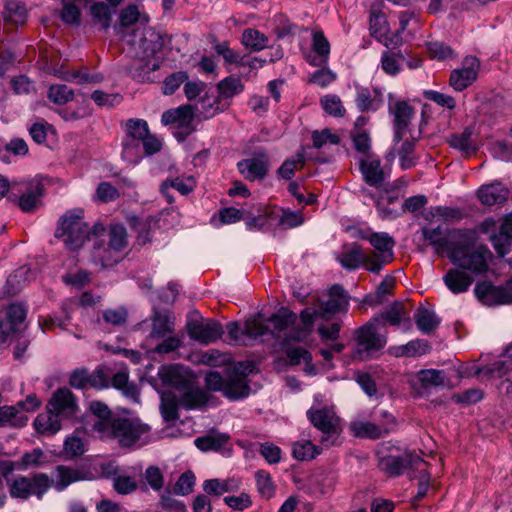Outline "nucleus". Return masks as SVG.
Wrapping results in <instances>:
<instances>
[{"label": "nucleus", "instance_id": "obj_58", "mask_svg": "<svg viewBox=\"0 0 512 512\" xmlns=\"http://www.w3.org/2000/svg\"><path fill=\"white\" fill-rule=\"evenodd\" d=\"M48 98L55 104L63 105L73 100L74 91L64 84L51 85L48 90Z\"/></svg>", "mask_w": 512, "mask_h": 512}, {"label": "nucleus", "instance_id": "obj_22", "mask_svg": "<svg viewBox=\"0 0 512 512\" xmlns=\"http://www.w3.org/2000/svg\"><path fill=\"white\" fill-rule=\"evenodd\" d=\"M327 296V300L318 305L322 318L328 319L336 313L347 311L349 296L341 286H332Z\"/></svg>", "mask_w": 512, "mask_h": 512}, {"label": "nucleus", "instance_id": "obj_6", "mask_svg": "<svg viewBox=\"0 0 512 512\" xmlns=\"http://www.w3.org/2000/svg\"><path fill=\"white\" fill-rule=\"evenodd\" d=\"M53 478L45 473H34L29 476H17L8 480V490L12 498L27 500L31 496L42 499L53 486Z\"/></svg>", "mask_w": 512, "mask_h": 512}, {"label": "nucleus", "instance_id": "obj_11", "mask_svg": "<svg viewBox=\"0 0 512 512\" xmlns=\"http://www.w3.org/2000/svg\"><path fill=\"white\" fill-rule=\"evenodd\" d=\"M298 317L296 313L288 310L287 308H281L275 314L269 318L271 328L269 331L272 337L281 345L289 346L293 343L299 342L294 337L295 323Z\"/></svg>", "mask_w": 512, "mask_h": 512}, {"label": "nucleus", "instance_id": "obj_47", "mask_svg": "<svg viewBox=\"0 0 512 512\" xmlns=\"http://www.w3.org/2000/svg\"><path fill=\"white\" fill-rule=\"evenodd\" d=\"M82 479L81 473L74 468L58 465L56 467V478L53 479V485L58 491H63L70 484Z\"/></svg>", "mask_w": 512, "mask_h": 512}, {"label": "nucleus", "instance_id": "obj_23", "mask_svg": "<svg viewBox=\"0 0 512 512\" xmlns=\"http://www.w3.org/2000/svg\"><path fill=\"white\" fill-rule=\"evenodd\" d=\"M477 298L486 305L508 304L512 302V293L499 286H493L488 282H481L474 289Z\"/></svg>", "mask_w": 512, "mask_h": 512}, {"label": "nucleus", "instance_id": "obj_42", "mask_svg": "<svg viewBox=\"0 0 512 512\" xmlns=\"http://www.w3.org/2000/svg\"><path fill=\"white\" fill-rule=\"evenodd\" d=\"M431 346L425 340H412L405 345L391 348V352L396 357H417L427 354Z\"/></svg>", "mask_w": 512, "mask_h": 512}, {"label": "nucleus", "instance_id": "obj_16", "mask_svg": "<svg viewBox=\"0 0 512 512\" xmlns=\"http://www.w3.org/2000/svg\"><path fill=\"white\" fill-rule=\"evenodd\" d=\"M390 115L393 117L394 141H402L409 125L414 118L415 111L413 107L404 100L390 102L388 107Z\"/></svg>", "mask_w": 512, "mask_h": 512}, {"label": "nucleus", "instance_id": "obj_15", "mask_svg": "<svg viewBox=\"0 0 512 512\" xmlns=\"http://www.w3.org/2000/svg\"><path fill=\"white\" fill-rule=\"evenodd\" d=\"M126 133L127 139L123 144V155L132 160V157L140 156V141L149 133L148 124L143 119H129L126 122Z\"/></svg>", "mask_w": 512, "mask_h": 512}, {"label": "nucleus", "instance_id": "obj_59", "mask_svg": "<svg viewBox=\"0 0 512 512\" xmlns=\"http://www.w3.org/2000/svg\"><path fill=\"white\" fill-rule=\"evenodd\" d=\"M402 59L403 55L400 53L384 51L381 56V68L386 74L395 76L401 70L400 62Z\"/></svg>", "mask_w": 512, "mask_h": 512}, {"label": "nucleus", "instance_id": "obj_13", "mask_svg": "<svg viewBox=\"0 0 512 512\" xmlns=\"http://www.w3.org/2000/svg\"><path fill=\"white\" fill-rule=\"evenodd\" d=\"M359 170L364 182L379 192L387 188L386 179L389 172L382 166L381 160L375 155H366L359 159Z\"/></svg>", "mask_w": 512, "mask_h": 512}, {"label": "nucleus", "instance_id": "obj_9", "mask_svg": "<svg viewBox=\"0 0 512 512\" xmlns=\"http://www.w3.org/2000/svg\"><path fill=\"white\" fill-rule=\"evenodd\" d=\"M310 422L322 432L321 442L326 446L334 445L339 433V417L332 408H311L307 411Z\"/></svg>", "mask_w": 512, "mask_h": 512}, {"label": "nucleus", "instance_id": "obj_5", "mask_svg": "<svg viewBox=\"0 0 512 512\" xmlns=\"http://www.w3.org/2000/svg\"><path fill=\"white\" fill-rule=\"evenodd\" d=\"M183 368L179 365H170L163 367L159 375L162 380L175 387L183 386L184 393L180 397V405L186 409H196L204 406L208 401L207 393L199 387H191L182 377Z\"/></svg>", "mask_w": 512, "mask_h": 512}, {"label": "nucleus", "instance_id": "obj_52", "mask_svg": "<svg viewBox=\"0 0 512 512\" xmlns=\"http://www.w3.org/2000/svg\"><path fill=\"white\" fill-rule=\"evenodd\" d=\"M241 42L252 51H261L267 47L268 38L262 32L248 28L243 31Z\"/></svg>", "mask_w": 512, "mask_h": 512}, {"label": "nucleus", "instance_id": "obj_34", "mask_svg": "<svg viewBox=\"0 0 512 512\" xmlns=\"http://www.w3.org/2000/svg\"><path fill=\"white\" fill-rule=\"evenodd\" d=\"M317 316L321 317L319 307H317V308L307 307L301 311L300 317H299L300 321H299V323L296 321V323H295L296 330L294 331V334H293V335H295L294 337L296 338V340H298L299 342H302L307 338V336L311 333V331L313 329L314 321Z\"/></svg>", "mask_w": 512, "mask_h": 512}, {"label": "nucleus", "instance_id": "obj_36", "mask_svg": "<svg viewBox=\"0 0 512 512\" xmlns=\"http://www.w3.org/2000/svg\"><path fill=\"white\" fill-rule=\"evenodd\" d=\"M241 480L238 478L208 479L203 483V490L208 495L221 496L227 492H235L240 489Z\"/></svg>", "mask_w": 512, "mask_h": 512}, {"label": "nucleus", "instance_id": "obj_43", "mask_svg": "<svg viewBox=\"0 0 512 512\" xmlns=\"http://www.w3.org/2000/svg\"><path fill=\"white\" fill-rule=\"evenodd\" d=\"M244 84L241 79L235 75L225 77L217 84V92L219 99L231 100L234 96L241 94L244 91Z\"/></svg>", "mask_w": 512, "mask_h": 512}, {"label": "nucleus", "instance_id": "obj_4", "mask_svg": "<svg viewBox=\"0 0 512 512\" xmlns=\"http://www.w3.org/2000/svg\"><path fill=\"white\" fill-rule=\"evenodd\" d=\"M380 318L374 317L369 322L356 330L355 341L356 348L352 354L354 359L367 360L374 356L375 353L382 350L387 339L378 331Z\"/></svg>", "mask_w": 512, "mask_h": 512}, {"label": "nucleus", "instance_id": "obj_64", "mask_svg": "<svg viewBox=\"0 0 512 512\" xmlns=\"http://www.w3.org/2000/svg\"><path fill=\"white\" fill-rule=\"evenodd\" d=\"M188 79L186 72L178 71L167 76L162 85V92L165 95H172Z\"/></svg>", "mask_w": 512, "mask_h": 512}, {"label": "nucleus", "instance_id": "obj_49", "mask_svg": "<svg viewBox=\"0 0 512 512\" xmlns=\"http://www.w3.org/2000/svg\"><path fill=\"white\" fill-rule=\"evenodd\" d=\"M221 102L222 100L219 99V96L217 98L203 97L194 108L195 114L197 113L202 119H210L225 109L224 106H221Z\"/></svg>", "mask_w": 512, "mask_h": 512}, {"label": "nucleus", "instance_id": "obj_25", "mask_svg": "<svg viewBox=\"0 0 512 512\" xmlns=\"http://www.w3.org/2000/svg\"><path fill=\"white\" fill-rule=\"evenodd\" d=\"M26 308L19 303L11 304L7 308V321H0V343H5L11 334L18 331L19 325L26 317Z\"/></svg>", "mask_w": 512, "mask_h": 512}, {"label": "nucleus", "instance_id": "obj_30", "mask_svg": "<svg viewBox=\"0 0 512 512\" xmlns=\"http://www.w3.org/2000/svg\"><path fill=\"white\" fill-rule=\"evenodd\" d=\"M312 51L314 55L307 56V61L313 66H324L327 64L330 55V43L323 31L312 32Z\"/></svg>", "mask_w": 512, "mask_h": 512}, {"label": "nucleus", "instance_id": "obj_27", "mask_svg": "<svg viewBox=\"0 0 512 512\" xmlns=\"http://www.w3.org/2000/svg\"><path fill=\"white\" fill-rule=\"evenodd\" d=\"M510 191L501 183L482 185L477 191L479 201L485 206L504 204L509 197Z\"/></svg>", "mask_w": 512, "mask_h": 512}, {"label": "nucleus", "instance_id": "obj_46", "mask_svg": "<svg viewBox=\"0 0 512 512\" xmlns=\"http://www.w3.org/2000/svg\"><path fill=\"white\" fill-rule=\"evenodd\" d=\"M196 181L193 176L170 177L164 180L160 186L161 193H167V190L173 188L182 195H188L194 190Z\"/></svg>", "mask_w": 512, "mask_h": 512}, {"label": "nucleus", "instance_id": "obj_2", "mask_svg": "<svg viewBox=\"0 0 512 512\" xmlns=\"http://www.w3.org/2000/svg\"><path fill=\"white\" fill-rule=\"evenodd\" d=\"M454 248L449 258L460 268L473 273H484L488 270L489 249L483 245L475 246V234L471 231L453 233Z\"/></svg>", "mask_w": 512, "mask_h": 512}, {"label": "nucleus", "instance_id": "obj_53", "mask_svg": "<svg viewBox=\"0 0 512 512\" xmlns=\"http://www.w3.org/2000/svg\"><path fill=\"white\" fill-rule=\"evenodd\" d=\"M180 405V399L172 393L163 394L160 403V412L163 419L166 422L175 421L178 419V406Z\"/></svg>", "mask_w": 512, "mask_h": 512}, {"label": "nucleus", "instance_id": "obj_38", "mask_svg": "<svg viewBox=\"0 0 512 512\" xmlns=\"http://www.w3.org/2000/svg\"><path fill=\"white\" fill-rule=\"evenodd\" d=\"M114 13L115 9L101 1H95L90 6L92 24L102 31H107L110 28Z\"/></svg>", "mask_w": 512, "mask_h": 512}, {"label": "nucleus", "instance_id": "obj_8", "mask_svg": "<svg viewBox=\"0 0 512 512\" xmlns=\"http://www.w3.org/2000/svg\"><path fill=\"white\" fill-rule=\"evenodd\" d=\"M397 427L396 418L386 410L374 421L355 420L350 423V431L355 437L376 440L383 438L395 431Z\"/></svg>", "mask_w": 512, "mask_h": 512}, {"label": "nucleus", "instance_id": "obj_18", "mask_svg": "<svg viewBox=\"0 0 512 512\" xmlns=\"http://www.w3.org/2000/svg\"><path fill=\"white\" fill-rule=\"evenodd\" d=\"M237 168L246 180H261L265 178L269 172L270 160L265 152L258 151L253 157L239 161Z\"/></svg>", "mask_w": 512, "mask_h": 512}, {"label": "nucleus", "instance_id": "obj_54", "mask_svg": "<svg viewBox=\"0 0 512 512\" xmlns=\"http://www.w3.org/2000/svg\"><path fill=\"white\" fill-rule=\"evenodd\" d=\"M463 213L459 208H451L447 206L430 207L425 214L426 220L442 219L444 221H459L462 219Z\"/></svg>", "mask_w": 512, "mask_h": 512}, {"label": "nucleus", "instance_id": "obj_21", "mask_svg": "<svg viewBox=\"0 0 512 512\" xmlns=\"http://www.w3.org/2000/svg\"><path fill=\"white\" fill-rule=\"evenodd\" d=\"M187 331L190 338L203 344L214 342L223 334L221 324L211 319L190 322Z\"/></svg>", "mask_w": 512, "mask_h": 512}, {"label": "nucleus", "instance_id": "obj_14", "mask_svg": "<svg viewBox=\"0 0 512 512\" xmlns=\"http://www.w3.org/2000/svg\"><path fill=\"white\" fill-rule=\"evenodd\" d=\"M462 231L461 229H444L441 226L435 228L423 227L421 229L422 239L426 245L432 246L437 255H448L452 253L454 244L453 233Z\"/></svg>", "mask_w": 512, "mask_h": 512}, {"label": "nucleus", "instance_id": "obj_28", "mask_svg": "<svg viewBox=\"0 0 512 512\" xmlns=\"http://www.w3.org/2000/svg\"><path fill=\"white\" fill-rule=\"evenodd\" d=\"M89 410L92 413L90 425L93 433L100 438L102 436L101 428L107 429L110 423L116 418L109 407L101 401H92L89 404Z\"/></svg>", "mask_w": 512, "mask_h": 512}, {"label": "nucleus", "instance_id": "obj_60", "mask_svg": "<svg viewBox=\"0 0 512 512\" xmlns=\"http://www.w3.org/2000/svg\"><path fill=\"white\" fill-rule=\"evenodd\" d=\"M54 74L62 80L77 83H96L101 80L98 75H90L83 71L56 70Z\"/></svg>", "mask_w": 512, "mask_h": 512}, {"label": "nucleus", "instance_id": "obj_40", "mask_svg": "<svg viewBox=\"0 0 512 512\" xmlns=\"http://www.w3.org/2000/svg\"><path fill=\"white\" fill-rule=\"evenodd\" d=\"M49 408V406H47ZM59 415L47 409L46 412L39 414L34 420V427L38 433L44 435H53L61 429Z\"/></svg>", "mask_w": 512, "mask_h": 512}, {"label": "nucleus", "instance_id": "obj_39", "mask_svg": "<svg viewBox=\"0 0 512 512\" xmlns=\"http://www.w3.org/2000/svg\"><path fill=\"white\" fill-rule=\"evenodd\" d=\"M42 195L43 185L39 182L32 183L27 191L20 196L18 200L19 208L25 213L35 211L41 205Z\"/></svg>", "mask_w": 512, "mask_h": 512}, {"label": "nucleus", "instance_id": "obj_29", "mask_svg": "<svg viewBox=\"0 0 512 512\" xmlns=\"http://www.w3.org/2000/svg\"><path fill=\"white\" fill-rule=\"evenodd\" d=\"M355 88V102L360 111H376L383 104V94L379 89L360 85H356Z\"/></svg>", "mask_w": 512, "mask_h": 512}, {"label": "nucleus", "instance_id": "obj_3", "mask_svg": "<svg viewBox=\"0 0 512 512\" xmlns=\"http://www.w3.org/2000/svg\"><path fill=\"white\" fill-rule=\"evenodd\" d=\"M100 430L101 439L116 440L121 447H132L140 441L146 442L151 427L136 417L116 416L107 429Z\"/></svg>", "mask_w": 512, "mask_h": 512}, {"label": "nucleus", "instance_id": "obj_50", "mask_svg": "<svg viewBox=\"0 0 512 512\" xmlns=\"http://www.w3.org/2000/svg\"><path fill=\"white\" fill-rule=\"evenodd\" d=\"M414 319L418 329L424 334L431 333L440 324V319L436 314L426 308L418 309L414 315Z\"/></svg>", "mask_w": 512, "mask_h": 512}, {"label": "nucleus", "instance_id": "obj_33", "mask_svg": "<svg viewBox=\"0 0 512 512\" xmlns=\"http://www.w3.org/2000/svg\"><path fill=\"white\" fill-rule=\"evenodd\" d=\"M110 386L122 392V394L134 401L138 400L139 391L137 386L129 381V371L126 367L121 368L110 377Z\"/></svg>", "mask_w": 512, "mask_h": 512}, {"label": "nucleus", "instance_id": "obj_1", "mask_svg": "<svg viewBox=\"0 0 512 512\" xmlns=\"http://www.w3.org/2000/svg\"><path fill=\"white\" fill-rule=\"evenodd\" d=\"M83 209L76 208L67 211L58 222L55 236L61 238L70 250L80 249L86 240L100 239L105 235V228L95 224L92 229L84 222Z\"/></svg>", "mask_w": 512, "mask_h": 512}, {"label": "nucleus", "instance_id": "obj_51", "mask_svg": "<svg viewBox=\"0 0 512 512\" xmlns=\"http://www.w3.org/2000/svg\"><path fill=\"white\" fill-rule=\"evenodd\" d=\"M415 139H406L398 149L399 165L403 170L410 169L417 164L415 155Z\"/></svg>", "mask_w": 512, "mask_h": 512}, {"label": "nucleus", "instance_id": "obj_20", "mask_svg": "<svg viewBox=\"0 0 512 512\" xmlns=\"http://www.w3.org/2000/svg\"><path fill=\"white\" fill-rule=\"evenodd\" d=\"M194 117V107L192 105H182L165 111L161 116V123L165 126L176 124L178 128L183 129L185 131V136L181 137V140H183L195 131L193 126Z\"/></svg>", "mask_w": 512, "mask_h": 512}, {"label": "nucleus", "instance_id": "obj_56", "mask_svg": "<svg viewBox=\"0 0 512 512\" xmlns=\"http://www.w3.org/2000/svg\"><path fill=\"white\" fill-rule=\"evenodd\" d=\"M228 437L224 434L207 435L195 439V445L202 451H218L226 445Z\"/></svg>", "mask_w": 512, "mask_h": 512}, {"label": "nucleus", "instance_id": "obj_41", "mask_svg": "<svg viewBox=\"0 0 512 512\" xmlns=\"http://www.w3.org/2000/svg\"><path fill=\"white\" fill-rule=\"evenodd\" d=\"M132 228L137 233L136 240L139 245H146L152 240V232L157 228V220L149 216L145 219L133 218Z\"/></svg>", "mask_w": 512, "mask_h": 512}, {"label": "nucleus", "instance_id": "obj_31", "mask_svg": "<svg viewBox=\"0 0 512 512\" xmlns=\"http://www.w3.org/2000/svg\"><path fill=\"white\" fill-rule=\"evenodd\" d=\"M490 241L498 255L504 256L509 252L512 243V213L505 217L499 232L490 236Z\"/></svg>", "mask_w": 512, "mask_h": 512}, {"label": "nucleus", "instance_id": "obj_57", "mask_svg": "<svg viewBox=\"0 0 512 512\" xmlns=\"http://www.w3.org/2000/svg\"><path fill=\"white\" fill-rule=\"evenodd\" d=\"M320 454L317 446L309 440H302L294 443L293 456L300 461L311 460Z\"/></svg>", "mask_w": 512, "mask_h": 512}, {"label": "nucleus", "instance_id": "obj_32", "mask_svg": "<svg viewBox=\"0 0 512 512\" xmlns=\"http://www.w3.org/2000/svg\"><path fill=\"white\" fill-rule=\"evenodd\" d=\"M360 193L363 197L373 200L382 219H395L398 216L396 210L387 208L385 205L386 202L392 203L397 199V197L389 195V189H385V191L379 192L378 195H375L370 191V189L363 187L360 189Z\"/></svg>", "mask_w": 512, "mask_h": 512}, {"label": "nucleus", "instance_id": "obj_26", "mask_svg": "<svg viewBox=\"0 0 512 512\" xmlns=\"http://www.w3.org/2000/svg\"><path fill=\"white\" fill-rule=\"evenodd\" d=\"M337 260L342 267L348 270H355L360 266H364L368 270L370 265L368 253H364L362 248L355 243L344 246Z\"/></svg>", "mask_w": 512, "mask_h": 512}, {"label": "nucleus", "instance_id": "obj_61", "mask_svg": "<svg viewBox=\"0 0 512 512\" xmlns=\"http://www.w3.org/2000/svg\"><path fill=\"white\" fill-rule=\"evenodd\" d=\"M322 108L331 116L343 117L345 115V108L339 96L329 94L321 99Z\"/></svg>", "mask_w": 512, "mask_h": 512}, {"label": "nucleus", "instance_id": "obj_17", "mask_svg": "<svg viewBox=\"0 0 512 512\" xmlns=\"http://www.w3.org/2000/svg\"><path fill=\"white\" fill-rule=\"evenodd\" d=\"M479 69L480 62L476 57H465L461 67L451 72L449 79L450 85L456 91H463L477 79Z\"/></svg>", "mask_w": 512, "mask_h": 512}, {"label": "nucleus", "instance_id": "obj_10", "mask_svg": "<svg viewBox=\"0 0 512 512\" xmlns=\"http://www.w3.org/2000/svg\"><path fill=\"white\" fill-rule=\"evenodd\" d=\"M378 455V466L389 477L400 476L405 470L414 472V469L426 465V462L419 455L412 452H406L402 455H381V452H379Z\"/></svg>", "mask_w": 512, "mask_h": 512}, {"label": "nucleus", "instance_id": "obj_55", "mask_svg": "<svg viewBox=\"0 0 512 512\" xmlns=\"http://www.w3.org/2000/svg\"><path fill=\"white\" fill-rule=\"evenodd\" d=\"M417 379L423 388L442 386L445 383V373L437 369H424L417 373Z\"/></svg>", "mask_w": 512, "mask_h": 512}, {"label": "nucleus", "instance_id": "obj_35", "mask_svg": "<svg viewBox=\"0 0 512 512\" xmlns=\"http://www.w3.org/2000/svg\"><path fill=\"white\" fill-rule=\"evenodd\" d=\"M443 281L452 293L460 294L469 289L473 279L466 272L453 268L445 274Z\"/></svg>", "mask_w": 512, "mask_h": 512}, {"label": "nucleus", "instance_id": "obj_48", "mask_svg": "<svg viewBox=\"0 0 512 512\" xmlns=\"http://www.w3.org/2000/svg\"><path fill=\"white\" fill-rule=\"evenodd\" d=\"M27 421V416L20 412L16 406L0 407V427H23L27 424Z\"/></svg>", "mask_w": 512, "mask_h": 512}, {"label": "nucleus", "instance_id": "obj_7", "mask_svg": "<svg viewBox=\"0 0 512 512\" xmlns=\"http://www.w3.org/2000/svg\"><path fill=\"white\" fill-rule=\"evenodd\" d=\"M109 242L106 245L94 240L93 260L100 263L101 267L112 266L117 263L121 252L127 245L126 229L121 225H114L111 227L109 234Z\"/></svg>", "mask_w": 512, "mask_h": 512}, {"label": "nucleus", "instance_id": "obj_63", "mask_svg": "<svg viewBox=\"0 0 512 512\" xmlns=\"http://www.w3.org/2000/svg\"><path fill=\"white\" fill-rule=\"evenodd\" d=\"M304 163V155L298 154L296 158L285 160L278 169V174L281 178L289 180L294 176L295 170L303 167Z\"/></svg>", "mask_w": 512, "mask_h": 512}, {"label": "nucleus", "instance_id": "obj_12", "mask_svg": "<svg viewBox=\"0 0 512 512\" xmlns=\"http://www.w3.org/2000/svg\"><path fill=\"white\" fill-rule=\"evenodd\" d=\"M374 251L368 253L370 265L368 271L378 274L384 265L392 262L394 258L393 247L395 242L393 238L385 232L373 233L368 237Z\"/></svg>", "mask_w": 512, "mask_h": 512}, {"label": "nucleus", "instance_id": "obj_37", "mask_svg": "<svg viewBox=\"0 0 512 512\" xmlns=\"http://www.w3.org/2000/svg\"><path fill=\"white\" fill-rule=\"evenodd\" d=\"M151 324V337L162 338L174 331L175 318L167 311H154Z\"/></svg>", "mask_w": 512, "mask_h": 512}, {"label": "nucleus", "instance_id": "obj_62", "mask_svg": "<svg viewBox=\"0 0 512 512\" xmlns=\"http://www.w3.org/2000/svg\"><path fill=\"white\" fill-rule=\"evenodd\" d=\"M417 473L415 472H408V476L410 479H418V490L417 494L415 496V499L417 501L422 500L428 492L429 489V482H430V475L425 469V466L420 467L419 469H416Z\"/></svg>", "mask_w": 512, "mask_h": 512}, {"label": "nucleus", "instance_id": "obj_45", "mask_svg": "<svg viewBox=\"0 0 512 512\" xmlns=\"http://www.w3.org/2000/svg\"><path fill=\"white\" fill-rule=\"evenodd\" d=\"M257 492L263 499H271L276 494L277 486L271 474L266 470H257L254 474Z\"/></svg>", "mask_w": 512, "mask_h": 512}, {"label": "nucleus", "instance_id": "obj_44", "mask_svg": "<svg viewBox=\"0 0 512 512\" xmlns=\"http://www.w3.org/2000/svg\"><path fill=\"white\" fill-rule=\"evenodd\" d=\"M380 318V325H385V322L392 326H398L406 321L409 324V313L401 302L393 303L386 311L378 315Z\"/></svg>", "mask_w": 512, "mask_h": 512}, {"label": "nucleus", "instance_id": "obj_24", "mask_svg": "<svg viewBox=\"0 0 512 512\" xmlns=\"http://www.w3.org/2000/svg\"><path fill=\"white\" fill-rule=\"evenodd\" d=\"M49 409L60 417L69 418L78 410L77 401L73 393L67 388L58 389L48 403Z\"/></svg>", "mask_w": 512, "mask_h": 512}, {"label": "nucleus", "instance_id": "obj_19", "mask_svg": "<svg viewBox=\"0 0 512 512\" xmlns=\"http://www.w3.org/2000/svg\"><path fill=\"white\" fill-rule=\"evenodd\" d=\"M248 366L243 363L235 365L228 373L224 395L229 399H239L248 396L249 386L246 381Z\"/></svg>", "mask_w": 512, "mask_h": 512}]
</instances>
